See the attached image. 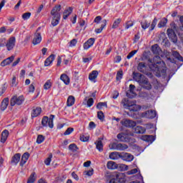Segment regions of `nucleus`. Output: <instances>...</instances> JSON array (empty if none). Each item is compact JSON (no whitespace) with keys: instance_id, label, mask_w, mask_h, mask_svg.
<instances>
[{"instance_id":"34","label":"nucleus","mask_w":183,"mask_h":183,"mask_svg":"<svg viewBox=\"0 0 183 183\" xmlns=\"http://www.w3.org/2000/svg\"><path fill=\"white\" fill-rule=\"evenodd\" d=\"M146 129L141 126H137L134 129L135 134H145Z\"/></svg>"},{"instance_id":"19","label":"nucleus","mask_w":183,"mask_h":183,"mask_svg":"<svg viewBox=\"0 0 183 183\" xmlns=\"http://www.w3.org/2000/svg\"><path fill=\"white\" fill-rule=\"evenodd\" d=\"M8 105H9V98H5L1 104L0 109L1 111H5L8 108Z\"/></svg>"},{"instance_id":"17","label":"nucleus","mask_w":183,"mask_h":183,"mask_svg":"<svg viewBox=\"0 0 183 183\" xmlns=\"http://www.w3.org/2000/svg\"><path fill=\"white\" fill-rule=\"evenodd\" d=\"M55 54L50 55L46 60L44 61V66H49L51 64L55 61Z\"/></svg>"},{"instance_id":"61","label":"nucleus","mask_w":183,"mask_h":183,"mask_svg":"<svg viewBox=\"0 0 183 183\" xmlns=\"http://www.w3.org/2000/svg\"><path fill=\"white\" fill-rule=\"evenodd\" d=\"M5 91H6V87L5 86H2L0 89V97H2V95L5 94Z\"/></svg>"},{"instance_id":"50","label":"nucleus","mask_w":183,"mask_h":183,"mask_svg":"<svg viewBox=\"0 0 183 183\" xmlns=\"http://www.w3.org/2000/svg\"><path fill=\"white\" fill-rule=\"evenodd\" d=\"M6 45V39L1 38L0 39V48H2Z\"/></svg>"},{"instance_id":"54","label":"nucleus","mask_w":183,"mask_h":183,"mask_svg":"<svg viewBox=\"0 0 183 183\" xmlns=\"http://www.w3.org/2000/svg\"><path fill=\"white\" fill-rule=\"evenodd\" d=\"M137 52H138V50H134L132 51L127 56V59H131V58H132V56H134V55H135V54H137Z\"/></svg>"},{"instance_id":"53","label":"nucleus","mask_w":183,"mask_h":183,"mask_svg":"<svg viewBox=\"0 0 183 183\" xmlns=\"http://www.w3.org/2000/svg\"><path fill=\"white\" fill-rule=\"evenodd\" d=\"M84 174H86L87 177H92V175H94V169L85 171Z\"/></svg>"},{"instance_id":"5","label":"nucleus","mask_w":183,"mask_h":183,"mask_svg":"<svg viewBox=\"0 0 183 183\" xmlns=\"http://www.w3.org/2000/svg\"><path fill=\"white\" fill-rule=\"evenodd\" d=\"M111 149H115L116 151H125V149H128V145L122 143H113Z\"/></svg>"},{"instance_id":"2","label":"nucleus","mask_w":183,"mask_h":183,"mask_svg":"<svg viewBox=\"0 0 183 183\" xmlns=\"http://www.w3.org/2000/svg\"><path fill=\"white\" fill-rule=\"evenodd\" d=\"M133 79L140 85H143L144 89L149 91L152 88V86L148 81V78L141 73L133 72Z\"/></svg>"},{"instance_id":"9","label":"nucleus","mask_w":183,"mask_h":183,"mask_svg":"<svg viewBox=\"0 0 183 183\" xmlns=\"http://www.w3.org/2000/svg\"><path fill=\"white\" fill-rule=\"evenodd\" d=\"M119 158H122L123 161H126L127 162H131L134 161V155L129 153H122L119 155Z\"/></svg>"},{"instance_id":"11","label":"nucleus","mask_w":183,"mask_h":183,"mask_svg":"<svg viewBox=\"0 0 183 183\" xmlns=\"http://www.w3.org/2000/svg\"><path fill=\"white\" fill-rule=\"evenodd\" d=\"M122 124L127 128H134V127L137 126V122L132 120L125 119L122 122Z\"/></svg>"},{"instance_id":"13","label":"nucleus","mask_w":183,"mask_h":183,"mask_svg":"<svg viewBox=\"0 0 183 183\" xmlns=\"http://www.w3.org/2000/svg\"><path fill=\"white\" fill-rule=\"evenodd\" d=\"M59 12H61V5L59 4V5L55 6L52 9V10L51 11V15L52 16H61V13H59Z\"/></svg>"},{"instance_id":"35","label":"nucleus","mask_w":183,"mask_h":183,"mask_svg":"<svg viewBox=\"0 0 183 183\" xmlns=\"http://www.w3.org/2000/svg\"><path fill=\"white\" fill-rule=\"evenodd\" d=\"M75 104V97L74 96H69L67 99V107H72Z\"/></svg>"},{"instance_id":"16","label":"nucleus","mask_w":183,"mask_h":183,"mask_svg":"<svg viewBox=\"0 0 183 183\" xmlns=\"http://www.w3.org/2000/svg\"><path fill=\"white\" fill-rule=\"evenodd\" d=\"M15 59V56H11L1 62V66H6L9 65Z\"/></svg>"},{"instance_id":"62","label":"nucleus","mask_w":183,"mask_h":183,"mask_svg":"<svg viewBox=\"0 0 183 183\" xmlns=\"http://www.w3.org/2000/svg\"><path fill=\"white\" fill-rule=\"evenodd\" d=\"M11 86H16V76H14L13 79H11Z\"/></svg>"},{"instance_id":"1","label":"nucleus","mask_w":183,"mask_h":183,"mask_svg":"<svg viewBox=\"0 0 183 183\" xmlns=\"http://www.w3.org/2000/svg\"><path fill=\"white\" fill-rule=\"evenodd\" d=\"M149 68L152 71H157L158 72H165L167 71V67L165 66V62L161 61V57L159 56H156L153 59H149L148 60Z\"/></svg>"},{"instance_id":"36","label":"nucleus","mask_w":183,"mask_h":183,"mask_svg":"<svg viewBox=\"0 0 183 183\" xmlns=\"http://www.w3.org/2000/svg\"><path fill=\"white\" fill-rule=\"evenodd\" d=\"M35 181H36V174H35V172H33L29 177L27 183H34L35 182Z\"/></svg>"},{"instance_id":"32","label":"nucleus","mask_w":183,"mask_h":183,"mask_svg":"<svg viewBox=\"0 0 183 183\" xmlns=\"http://www.w3.org/2000/svg\"><path fill=\"white\" fill-rule=\"evenodd\" d=\"M107 167L108 168V169H117L118 168V164L117 163H115V162H108Z\"/></svg>"},{"instance_id":"29","label":"nucleus","mask_w":183,"mask_h":183,"mask_svg":"<svg viewBox=\"0 0 183 183\" xmlns=\"http://www.w3.org/2000/svg\"><path fill=\"white\" fill-rule=\"evenodd\" d=\"M128 109L129 111H132L133 112H137V111H139V109H141V107H139V105L135 104L132 102L130 106H129Z\"/></svg>"},{"instance_id":"58","label":"nucleus","mask_w":183,"mask_h":183,"mask_svg":"<svg viewBox=\"0 0 183 183\" xmlns=\"http://www.w3.org/2000/svg\"><path fill=\"white\" fill-rule=\"evenodd\" d=\"M138 172V169H133L127 172V175H134V174H137Z\"/></svg>"},{"instance_id":"59","label":"nucleus","mask_w":183,"mask_h":183,"mask_svg":"<svg viewBox=\"0 0 183 183\" xmlns=\"http://www.w3.org/2000/svg\"><path fill=\"white\" fill-rule=\"evenodd\" d=\"M78 43V41L75 39H73L70 42H69V46H71V48L73 46H75L76 45V44Z\"/></svg>"},{"instance_id":"43","label":"nucleus","mask_w":183,"mask_h":183,"mask_svg":"<svg viewBox=\"0 0 183 183\" xmlns=\"http://www.w3.org/2000/svg\"><path fill=\"white\" fill-rule=\"evenodd\" d=\"M51 86H52V82H51V80H47L44 85V89L46 91L49 89Z\"/></svg>"},{"instance_id":"46","label":"nucleus","mask_w":183,"mask_h":183,"mask_svg":"<svg viewBox=\"0 0 183 183\" xmlns=\"http://www.w3.org/2000/svg\"><path fill=\"white\" fill-rule=\"evenodd\" d=\"M86 107L87 108H91V107H92V105H94V99L92 98H89L87 101H86Z\"/></svg>"},{"instance_id":"26","label":"nucleus","mask_w":183,"mask_h":183,"mask_svg":"<svg viewBox=\"0 0 183 183\" xmlns=\"http://www.w3.org/2000/svg\"><path fill=\"white\" fill-rule=\"evenodd\" d=\"M142 139L146 142L152 143L155 141V137L152 135H145L142 137Z\"/></svg>"},{"instance_id":"8","label":"nucleus","mask_w":183,"mask_h":183,"mask_svg":"<svg viewBox=\"0 0 183 183\" xmlns=\"http://www.w3.org/2000/svg\"><path fill=\"white\" fill-rule=\"evenodd\" d=\"M143 118H148L149 119H154L157 117V112L154 110L147 111L142 114Z\"/></svg>"},{"instance_id":"39","label":"nucleus","mask_w":183,"mask_h":183,"mask_svg":"<svg viewBox=\"0 0 183 183\" xmlns=\"http://www.w3.org/2000/svg\"><path fill=\"white\" fill-rule=\"evenodd\" d=\"M120 155L117 152H112L109 154V159L113 160L118 159Z\"/></svg>"},{"instance_id":"31","label":"nucleus","mask_w":183,"mask_h":183,"mask_svg":"<svg viewBox=\"0 0 183 183\" xmlns=\"http://www.w3.org/2000/svg\"><path fill=\"white\" fill-rule=\"evenodd\" d=\"M95 145L97 149H98L99 152H102V151H104V144H102V140H97V142H95Z\"/></svg>"},{"instance_id":"41","label":"nucleus","mask_w":183,"mask_h":183,"mask_svg":"<svg viewBox=\"0 0 183 183\" xmlns=\"http://www.w3.org/2000/svg\"><path fill=\"white\" fill-rule=\"evenodd\" d=\"M141 25L142 29H147V28H149V25H151V23H149L147 21V20L141 21Z\"/></svg>"},{"instance_id":"12","label":"nucleus","mask_w":183,"mask_h":183,"mask_svg":"<svg viewBox=\"0 0 183 183\" xmlns=\"http://www.w3.org/2000/svg\"><path fill=\"white\" fill-rule=\"evenodd\" d=\"M41 41H42V36H41V33L36 31L34 34V37L32 41L33 45H38V44H41Z\"/></svg>"},{"instance_id":"22","label":"nucleus","mask_w":183,"mask_h":183,"mask_svg":"<svg viewBox=\"0 0 183 183\" xmlns=\"http://www.w3.org/2000/svg\"><path fill=\"white\" fill-rule=\"evenodd\" d=\"M72 11H74L72 7H68L66 9L63 13V19H67L68 16L72 14Z\"/></svg>"},{"instance_id":"18","label":"nucleus","mask_w":183,"mask_h":183,"mask_svg":"<svg viewBox=\"0 0 183 183\" xmlns=\"http://www.w3.org/2000/svg\"><path fill=\"white\" fill-rule=\"evenodd\" d=\"M109 183H124V178L118 174H115V178H113L110 180Z\"/></svg>"},{"instance_id":"7","label":"nucleus","mask_w":183,"mask_h":183,"mask_svg":"<svg viewBox=\"0 0 183 183\" xmlns=\"http://www.w3.org/2000/svg\"><path fill=\"white\" fill-rule=\"evenodd\" d=\"M167 35L169 39H171L172 42H173L174 44H177V42H178V37L177 36L175 31H174V29H168Z\"/></svg>"},{"instance_id":"23","label":"nucleus","mask_w":183,"mask_h":183,"mask_svg":"<svg viewBox=\"0 0 183 183\" xmlns=\"http://www.w3.org/2000/svg\"><path fill=\"white\" fill-rule=\"evenodd\" d=\"M19 161H21V154L17 153L14 154V157H12L11 164H13L14 165H17Z\"/></svg>"},{"instance_id":"52","label":"nucleus","mask_w":183,"mask_h":183,"mask_svg":"<svg viewBox=\"0 0 183 183\" xmlns=\"http://www.w3.org/2000/svg\"><path fill=\"white\" fill-rule=\"evenodd\" d=\"M51 159H52V154H50V155L49 156V157H47V158L45 159L44 164H45L46 165H50Z\"/></svg>"},{"instance_id":"40","label":"nucleus","mask_w":183,"mask_h":183,"mask_svg":"<svg viewBox=\"0 0 183 183\" xmlns=\"http://www.w3.org/2000/svg\"><path fill=\"white\" fill-rule=\"evenodd\" d=\"M172 55L174 58H176V59H178V61H183L182 56H181V54H179V53H178V51H172Z\"/></svg>"},{"instance_id":"3","label":"nucleus","mask_w":183,"mask_h":183,"mask_svg":"<svg viewBox=\"0 0 183 183\" xmlns=\"http://www.w3.org/2000/svg\"><path fill=\"white\" fill-rule=\"evenodd\" d=\"M55 118V115L51 114L49 116V118L46 116L44 117L41 120V125L42 127H44L46 128V127H49V128H54V119Z\"/></svg>"},{"instance_id":"55","label":"nucleus","mask_w":183,"mask_h":183,"mask_svg":"<svg viewBox=\"0 0 183 183\" xmlns=\"http://www.w3.org/2000/svg\"><path fill=\"white\" fill-rule=\"evenodd\" d=\"M134 26V21H127L126 23V26H125V29H129V28Z\"/></svg>"},{"instance_id":"47","label":"nucleus","mask_w":183,"mask_h":183,"mask_svg":"<svg viewBox=\"0 0 183 183\" xmlns=\"http://www.w3.org/2000/svg\"><path fill=\"white\" fill-rule=\"evenodd\" d=\"M102 107H105L107 108L108 107V105L107 104V102H99L97 105V108L98 109H102Z\"/></svg>"},{"instance_id":"57","label":"nucleus","mask_w":183,"mask_h":183,"mask_svg":"<svg viewBox=\"0 0 183 183\" xmlns=\"http://www.w3.org/2000/svg\"><path fill=\"white\" fill-rule=\"evenodd\" d=\"M80 140L82 142H86L89 140V137L85 136V135H81L80 136Z\"/></svg>"},{"instance_id":"56","label":"nucleus","mask_w":183,"mask_h":183,"mask_svg":"<svg viewBox=\"0 0 183 183\" xmlns=\"http://www.w3.org/2000/svg\"><path fill=\"white\" fill-rule=\"evenodd\" d=\"M74 132V128L69 127L64 132V135H70V134H72Z\"/></svg>"},{"instance_id":"21","label":"nucleus","mask_w":183,"mask_h":183,"mask_svg":"<svg viewBox=\"0 0 183 183\" xmlns=\"http://www.w3.org/2000/svg\"><path fill=\"white\" fill-rule=\"evenodd\" d=\"M30 154L28 152H25L21 157V161L20 162L21 167H24L26 164V161L29 159Z\"/></svg>"},{"instance_id":"45","label":"nucleus","mask_w":183,"mask_h":183,"mask_svg":"<svg viewBox=\"0 0 183 183\" xmlns=\"http://www.w3.org/2000/svg\"><path fill=\"white\" fill-rule=\"evenodd\" d=\"M124 76V71L122 70H120L117 72L116 79L117 81H121V79Z\"/></svg>"},{"instance_id":"33","label":"nucleus","mask_w":183,"mask_h":183,"mask_svg":"<svg viewBox=\"0 0 183 183\" xmlns=\"http://www.w3.org/2000/svg\"><path fill=\"white\" fill-rule=\"evenodd\" d=\"M106 26H107V19H104L102 21V24L101 25V28L96 29L94 30V32L96 34H101V32H102V31L104 30V28H105Z\"/></svg>"},{"instance_id":"27","label":"nucleus","mask_w":183,"mask_h":183,"mask_svg":"<svg viewBox=\"0 0 183 183\" xmlns=\"http://www.w3.org/2000/svg\"><path fill=\"white\" fill-rule=\"evenodd\" d=\"M122 105H123L124 108H125L126 109H128L131 105V104H132V102H129V100L127 98H124L122 100L121 102Z\"/></svg>"},{"instance_id":"28","label":"nucleus","mask_w":183,"mask_h":183,"mask_svg":"<svg viewBox=\"0 0 183 183\" xmlns=\"http://www.w3.org/2000/svg\"><path fill=\"white\" fill-rule=\"evenodd\" d=\"M59 21H61V16H53L51 19L52 26H56L59 24Z\"/></svg>"},{"instance_id":"24","label":"nucleus","mask_w":183,"mask_h":183,"mask_svg":"<svg viewBox=\"0 0 183 183\" xmlns=\"http://www.w3.org/2000/svg\"><path fill=\"white\" fill-rule=\"evenodd\" d=\"M152 52L155 55H159L162 51L158 44H154L152 46Z\"/></svg>"},{"instance_id":"15","label":"nucleus","mask_w":183,"mask_h":183,"mask_svg":"<svg viewBox=\"0 0 183 183\" xmlns=\"http://www.w3.org/2000/svg\"><path fill=\"white\" fill-rule=\"evenodd\" d=\"M98 71L94 70L89 75V79L92 82H97V78H98Z\"/></svg>"},{"instance_id":"60","label":"nucleus","mask_w":183,"mask_h":183,"mask_svg":"<svg viewBox=\"0 0 183 183\" xmlns=\"http://www.w3.org/2000/svg\"><path fill=\"white\" fill-rule=\"evenodd\" d=\"M119 168L121 171H128V165L127 164H120Z\"/></svg>"},{"instance_id":"14","label":"nucleus","mask_w":183,"mask_h":183,"mask_svg":"<svg viewBox=\"0 0 183 183\" xmlns=\"http://www.w3.org/2000/svg\"><path fill=\"white\" fill-rule=\"evenodd\" d=\"M41 112H42V109L41 107L33 108L31 113V118H36V117H39Z\"/></svg>"},{"instance_id":"6","label":"nucleus","mask_w":183,"mask_h":183,"mask_svg":"<svg viewBox=\"0 0 183 183\" xmlns=\"http://www.w3.org/2000/svg\"><path fill=\"white\" fill-rule=\"evenodd\" d=\"M16 42V39L14 36H12L9 39L6 41V46L8 51H12L14 47L15 46V43Z\"/></svg>"},{"instance_id":"10","label":"nucleus","mask_w":183,"mask_h":183,"mask_svg":"<svg viewBox=\"0 0 183 183\" xmlns=\"http://www.w3.org/2000/svg\"><path fill=\"white\" fill-rule=\"evenodd\" d=\"M94 44H95V39L90 38L83 44V48L85 51H88L89 48L94 46Z\"/></svg>"},{"instance_id":"64","label":"nucleus","mask_w":183,"mask_h":183,"mask_svg":"<svg viewBox=\"0 0 183 183\" xmlns=\"http://www.w3.org/2000/svg\"><path fill=\"white\" fill-rule=\"evenodd\" d=\"M135 90V85L134 84H130L129 85V93L130 94H134V91Z\"/></svg>"},{"instance_id":"42","label":"nucleus","mask_w":183,"mask_h":183,"mask_svg":"<svg viewBox=\"0 0 183 183\" xmlns=\"http://www.w3.org/2000/svg\"><path fill=\"white\" fill-rule=\"evenodd\" d=\"M69 149L71 151V152H76L78 151V147L75 144H71L69 146Z\"/></svg>"},{"instance_id":"30","label":"nucleus","mask_w":183,"mask_h":183,"mask_svg":"<svg viewBox=\"0 0 183 183\" xmlns=\"http://www.w3.org/2000/svg\"><path fill=\"white\" fill-rule=\"evenodd\" d=\"M60 79L64 81L65 85H69V82H70L69 76H68V75H66V74H62L60 76Z\"/></svg>"},{"instance_id":"37","label":"nucleus","mask_w":183,"mask_h":183,"mask_svg":"<svg viewBox=\"0 0 183 183\" xmlns=\"http://www.w3.org/2000/svg\"><path fill=\"white\" fill-rule=\"evenodd\" d=\"M122 21V19H117L114 21V23H113V24L112 26V29H117V28H118V26H119V24H121Z\"/></svg>"},{"instance_id":"25","label":"nucleus","mask_w":183,"mask_h":183,"mask_svg":"<svg viewBox=\"0 0 183 183\" xmlns=\"http://www.w3.org/2000/svg\"><path fill=\"white\" fill-rule=\"evenodd\" d=\"M137 69L139 71V72H142V74H145L147 72V66L145 65V63L140 62L139 63L137 66Z\"/></svg>"},{"instance_id":"44","label":"nucleus","mask_w":183,"mask_h":183,"mask_svg":"<svg viewBox=\"0 0 183 183\" xmlns=\"http://www.w3.org/2000/svg\"><path fill=\"white\" fill-rule=\"evenodd\" d=\"M21 17L24 21H27V19H29L31 18V12H26L23 14Z\"/></svg>"},{"instance_id":"20","label":"nucleus","mask_w":183,"mask_h":183,"mask_svg":"<svg viewBox=\"0 0 183 183\" xmlns=\"http://www.w3.org/2000/svg\"><path fill=\"white\" fill-rule=\"evenodd\" d=\"M9 136V132L6 129L4 130L1 133V142L2 144H5V142H6V139H8Z\"/></svg>"},{"instance_id":"51","label":"nucleus","mask_w":183,"mask_h":183,"mask_svg":"<svg viewBox=\"0 0 183 183\" xmlns=\"http://www.w3.org/2000/svg\"><path fill=\"white\" fill-rule=\"evenodd\" d=\"M157 22H158V20L157 19V18H154L151 25V31H154V29H155V26H157Z\"/></svg>"},{"instance_id":"63","label":"nucleus","mask_w":183,"mask_h":183,"mask_svg":"<svg viewBox=\"0 0 183 183\" xmlns=\"http://www.w3.org/2000/svg\"><path fill=\"white\" fill-rule=\"evenodd\" d=\"M102 20V17H101L100 16H97L95 19L94 22H95L96 24H99V22H101V21Z\"/></svg>"},{"instance_id":"48","label":"nucleus","mask_w":183,"mask_h":183,"mask_svg":"<svg viewBox=\"0 0 183 183\" xmlns=\"http://www.w3.org/2000/svg\"><path fill=\"white\" fill-rule=\"evenodd\" d=\"M45 141V137L42 135H39L36 139V142L37 144H42Z\"/></svg>"},{"instance_id":"4","label":"nucleus","mask_w":183,"mask_h":183,"mask_svg":"<svg viewBox=\"0 0 183 183\" xmlns=\"http://www.w3.org/2000/svg\"><path fill=\"white\" fill-rule=\"evenodd\" d=\"M24 101H25V98H24V96H14L11 99L10 105L11 107H15V105H22Z\"/></svg>"},{"instance_id":"49","label":"nucleus","mask_w":183,"mask_h":183,"mask_svg":"<svg viewBox=\"0 0 183 183\" xmlns=\"http://www.w3.org/2000/svg\"><path fill=\"white\" fill-rule=\"evenodd\" d=\"M97 117L100 121H104V118H105V116L104 115V112L102 111L97 112Z\"/></svg>"},{"instance_id":"38","label":"nucleus","mask_w":183,"mask_h":183,"mask_svg":"<svg viewBox=\"0 0 183 183\" xmlns=\"http://www.w3.org/2000/svg\"><path fill=\"white\" fill-rule=\"evenodd\" d=\"M168 22V19L166 18H163L161 19V21H159V23L158 24V27L159 28H164V26H165V25H167Z\"/></svg>"}]
</instances>
